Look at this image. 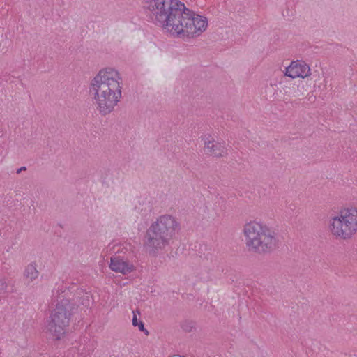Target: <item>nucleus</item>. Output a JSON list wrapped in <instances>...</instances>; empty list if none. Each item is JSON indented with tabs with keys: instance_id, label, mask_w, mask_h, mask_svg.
Instances as JSON below:
<instances>
[{
	"instance_id": "dca6fc26",
	"label": "nucleus",
	"mask_w": 357,
	"mask_h": 357,
	"mask_svg": "<svg viewBox=\"0 0 357 357\" xmlns=\"http://www.w3.org/2000/svg\"><path fill=\"white\" fill-rule=\"evenodd\" d=\"M194 327H195V324L191 321L185 320L181 324V328L185 332L192 331V330Z\"/></svg>"
},
{
	"instance_id": "f3484780",
	"label": "nucleus",
	"mask_w": 357,
	"mask_h": 357,
	"mask_svg": "<svg viewBox=\"0 0 357 357\" xmlns=\"http://www.w3.org/2000/svg\"><path fill=\"white\" fill-rule=\"evenodd\" d=\"M7 288V283L4 279L0 278V291L6 290Z\"/></svg>"
},
{
	"instance_id": "412c9836",
	"label": "nucleus",
	"mask_w": 357,
	"mask_h": 357,
	"mask_svg": "<svg viewBox=\"0 0 357 357\" xmlns=\"http://www.w3.org/2000/svg\"><path fill=\"white\" fill-rule=\"evenodd\" d=\"M86 301H87V303H86V305H89V294H87V293H86Z\"/></svg>"
},
{
	"instance_id": "aec40b11",
	"label": "nucleus",
	"mask_w": 357,
	"mask_h": 357,
	"mask_svg": "<svg viewBox=\"0 0 357 357\" xmlns=\"http://www.w3.org/2000/svg\"><path fill=\"white\" fill-rule=\"evenodd\" d=\"M26 167L25 166H23L20 168H19L18 169H17L16 171V173L17 174H20L22 171H26Z\"/></svg>"
},
{
	"instance_id": "0eeeda50",
	"label": "nucleus",
	"mask_w": 357,
	"mask_h": 357,
	"mask_svg": "<svg viewBox=\"0 0 357 357\" xmlns=\"http://www.w3.org/2000/svg\"><path fill=\"white\" fill-rule=\"evenodd\" d=\"M171 18L165 29L173 35L176 34L178 37H185V24L187 19H190L191 16H194V12L188 9L185 5L180 2L178 6L174 8V11L172 13Z\"/></svg>"
},
{
	"instance_id": "20e7f679",
	"label": "nucleus",
	"mask_w": 357,
	"mask_h": 357,
	"mask_svg": "<svg viewBox=\"0 0 357 357\" xmlns=\"http://www.w3.org/2000/svg\"><path fill=\"white\" fill-rule=\"evenodd\" d=\"M54 303H56L50 316L47 330L54 340H60L69 325L72 305L68 299L60 294L52 299V305Z\"/></svg>"
},
{
	"instance_id": "1a4fd4ad",
	"label": "nucleus",
	"mask_w": 357,
	"mask_h": 357,
	"mask_svg": "<svg viewBox=\"0 0 357 357\" xmlns=\"http://www.w3.org/2000/svg\"><path fill=\"white\" fill-rule=\"evenodd\" d=\"M204 142V151L217 158H222L227 155L225 142H216L210 135H206L202 138Z\"/></svg>"
},
{
	"instance_id": "423d86ee",
	"label": "nucleus",
	"mask_w": 357,
	"mask_h": 357,
	"mask_svg": "<svg viewBox=\"0 0 357 357\" xmlns=\"http://www.w3.org/2000/svg\"><path fill=\"white\" fill-rule=\"evenodd\" d=\"M178 3V0H143L142 8L152 22L165 29Z\"/></svg>"
},
{
	"instance_id": "f257e3e1",
	"label": "nucleus",
	"mask_w": 357,
	"mask_h": 357,
	"mask_svg": "<svg viewBox=\"0 0 357 357\" xmlns=\"http://www.w3.org/2000/svg\"><path fill=\"white\" fill-rule=\"evenodd\" d=\"M122 79L117 70L112 68L100 70L92 79L89 93L100 114L111 113L122 97Z\"/></svg>"
},
{
	"instance_id": "39448f33",
	"label": "nucleus",
	"mask_w": 357,
	"mask_h": 357,
	"mask_svg": "<svg viewBox=\"0 0 357 357\" xmlns=\"http://www.w3.org/2000/svg\"><path fill=\"white\" fill-rule=\"evenodd\" d=\"M331 234L341 239H349L357 231V208H345L331 218Z\"/></svg>"
},
{
	"instance_id": "7ed1b4c3",
	"label": "nucleus",
	"mask_w": 357,
	"mask_h": 357,
	"mask_svg": "<svg viewBox=\"0 0 357 357\" xmlns=\"http://www.w3.org/2000/svg\"><path fill=\"white\" fill-rule=\"evenodd\" d=\"M243 233L249 251L266 254L277 247L276 233L264 224L255 221L247 223L244 226Z\"/></svg>"
},
{
	"instance_id": "4468645a",
	"label": "nucleus",
	"mask_w": 357,
	"mask_h": 357,
	"mask_svg": "<svg viewBox=\"0 0 357 357\" xmlns=\"http://www.w3.org/2000/svg\"><path fill=\"white\" fill-rule=\"evenodd\" d=\"M304 89V86H299V85H293L292 86L289 88V95L291 96L294 98H301L304 96V93H303L302 90Z\"/></svg>"
},
{
	"instance_id": "f03ea898",
	"label": "nucleus",
	"mask_w": 357,
	"mask_h": 357,
	"mask_svg": "<svg viewBox=\"0 0 357 357\" xmlns=\"http://www.w3.org/2000/svg\"><path fill=\"white\" fill-rule=\"evenodd\" d=\"M180 229V224L170 215H164L157 218L146 232L144 245L149 254L156 256L160 250L167 246L170 241Z\"/></svg>"
},
{
	"instance_id": "6e6552de",
	"label": "nucleus",
	"mask_w": 357,
	"mask_h": 357,
	"mask_svg": "<svg viewBox=\"0 0 357 357\" xmlns=\"http://www.w3.org/2000/svg\"><path fill=\"white\" fill-rule=\"evenodd\" d=\"M185 26V37L193 38L200 35L207 27V19L204 17L196 15L187 19Z\"/></svg>"
},
{
	"instance_id": "9d476101",
	"label": "nucleus",
	"mask_w": 357,
	"mask_h": 357,
	"mask_svg": "<svg viewBox=\"0 0 357 357\" xmlns=\"http://www.w3.org/2000/svg\"><path fill=\"white\" fill-rule=\"evenodd\" d=\"M310 68L304 62L292 61L289 66L286 68L285 75L293 79L297 77L305 78L310 75Z\"/></svg>"
},
{
	"instance_id": "ddd939ff",
	"label": "nucleus",
	"mask_w": 357,
	"mask_h": 357,
	"mask_svg": "<svg viewBox=\"0 0 357 357\" xmlns=\"http://www.w3.org/2000/svg\"><path fill=\"white\" fill-rule=\"evenodd\" d=\"M82 342H83V345H85V349L86 352H88L89 355L93 351L95 348L96 347L97 342L95 340L84 337L82 338Z\"/></svg>"
},
{
	"instance_id": "9b49d317",
	"label": "nucleus",
	"mask_w": 357,
	"mask_h": 357,
	"mask_svg": "<svg viewBox=\"0 0 357 357\" xmlns=\"http://www.w3.org/2000/svg\"><path fill=\"white\" fill-rule=\"evenodd\" d=\"M109 268L115 272L124 275L132 272L135 269L134 265L130 261L120 256H113L111 257Z\"/></svg>"
},
{
	"instance_id": "2eb2a0df",
	"label": "nucleus",
	"mask_w": 357,
	"mask_h": 357,
	"mask_svg": "<svg viewBox=\"0 0 357 357\" xmlns=\"http://www.w3.org/2000/svg\"><path fill=\"white\" fill-rule=\"evenodd\" d=\"M75 345H77V357H86L89 355L82 340L80 342H77Z\"/></svg>"
},
{
	"instance_id": "6ab92c4d",
	"label": "nucleus",
	"mask_w": 357,
	"mask_h": 357,
	"mask_svg": "<svg viewBox=\"0 0 357 357\" xmlns=\"http://www.w3.org/2000/svg\"><path fill=\"white\" fill-rule=\"evenodd\" d=\"M139 324V321H138L136 313H135V312H133L132 324L134 326H137Z\"/></svg>"
},
{
	"instance_id": "a211bd4d",
	"label": "nucleus",
	"mask_w": 357,
	"mask_h": 357,
	"mask_svg": "<svg viewBox=\"0 0 357 357\" xmlns=\"http://www.w3.org/2000/svg\"><path fill=\"white\" fill-rule=\"evenodd\" d=\"M139 327V330L140 331L144 332L146 335L149 334V332L147 330L145 329L143 322L139 321V324L137 325Z\"/></svg>"
},
{
	"instance_id": "f8f14e48",
	"label": "nucleus",
	"mask_w": 357,
	"mask_h": 357,
	"mask_svg": "<svg viewBox=\"0 0 357 357\" xmlns=\"http://www.w3.org/2000/svg\"><path fill=\"white\" fill-rule=\"evenodd\" d=\"M24 275L26 279L33 281L38 277L39 273L35 265L31 264L26 266Z\"/></svg>"
}]
</instances>
